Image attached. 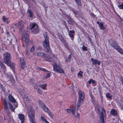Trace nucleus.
Listing matches in <instances>:
<instances>
[{
    "label": "nucleus",
    "instance_id": "obj_39",
    "mask_svg": "<svg viewBox=\"0 0 123 123\" xmlns=\"http://www.w3.org/2000/svg\"><path fill=\"white\" fill-rule=\"evenodd\" d=\"M47 113H48V115L51 118H52L53 117V115L52 113L50 111H49Z\"/></svg>",
    "mask_w": 123,
    "mask_h": 123
},
{
    "label": "nucleus",
    "instance_id": "obj_47",
    "mask_svg": "<svg viewBox=\"0 0 123 123\" xmlns=\"http://www.w3.org/2000/svg\"><path fill=\"white\" fill-rule=\"evenodd\" d=\"M104 112L105 114V110L104 109V107H102V111L101 112V113L100 114V116L101 115L102 113V112L103 113V116H104V114L103 112Z\"/></svg>",
    "mask_w": 123,
    "mask_h": 123
},
{
    "label": "nucleus",
    "instance_id": "obj_27",
    "mask_svg": "<svg viewBox=\"0 0 123 123\" xmlns=\"http://www.w3.org/2000/svg\"><path fill=\"white\" fill-rule=\"evenodd\" d=\"M0 66L1 68L4 70H6V67L2 61H0Z\"/></svg>",
    "mask_w": 123,
    "mask_h": 123
},
{
    "label": "nucleus",
    "instance_id": "obj_21",
    "mask_svg": "<svg viewBox=\"0 0 123 123\" xmlns=\"http://www.w3.org/2000/svg\"><path fill=\"white\" fill-rule=\"evenodd\" d=\"M8 98L10 101L12 103H15L16 102L15 99L11 95H9L8 96Z\"/></svg>",
    "mask_w": 123,
    "mask_h": 123
},
{
    "label": "nucleus",
    "instance_id": "obj_35",
    "mask_svg": "<svg viewBox=\"0 0 123 123\" xmlns=\"http://www.w3.org/2000/svg\"><path fill=\"white\" fill-rule=\"evenodd\" d=\"M47 85L46 84L41 85L39 87L42 88L43 90H46V87Z\"/></svg>",
    "mask_w": 123,
    "mask_h": 123
},
{
    "label": "nucleus",
    "instance_id": "obj_57",
    "mask_svg": "<svg viewBox=\"0 0 123 123\" xmlns=\"http://www.w3.org/2000/svg\"><path fill=\"white\" fill-rule=\"evenodd\" d=\"M82 48V50L84 51H85V46L84 45H83Z\"/></svg>",
    "mask_w": 123,
    "mask_h": 123
},
{
    "label": "nucleus",
    "instance_id": "obj_19",
    "mask_svg": "<svg viewBox=\"0 0 123 123\" xmlns=\"http://www.w3.org/2000/svg\"><path fill=\"white\" fill-rule=\"evenodd\" d=\"M18 26L20 29L22 30L24 27L23 22L22 20H20L18 23Z\"/></svg>",
    "mask_w": 123,
    "mask_h": 123
},
{
    "label": "nucleus",
    "instance_id": "obj_52",
    "mask_svg": "<svg viewBox=\"0 0 123 123\" xmlns=\"http://www.w3.org/2000/svg\"><path fill=\"white\" fill-rule=\"evenodd\" d=\"M52 56L53 57V59H54L55 60V59H57V55H56L52 54Z\"/></svg>",
    "mask_w": 123,
    "mask_h": 123
},
{
    "label": "nucleus",
    "instance_id": "obj_37",
    "mask_svg": "<svg viewBox=\"0 0 123 123\" xmlns=\"http://www.w3.org/2000/svg\"><path fill=\"white\" fill-rule=\"evenodd\" d=\"M61 38H59V39L62 43L64 44H65L66 43V40L64 39V38L62 37Z\"/></svg>",
    "mask_w": 123,
    "mask_h": 123
},
{
    "label": "nucleus",
    "instance_id": "obj_2",
    "mask_svg": "<svg viewBox=\"0 0 123 123\" xmlns=\"http://www.w3.org/2000/svg\"><path fill=\"white\" fill-rule=\"evenodd\" d=\"M30 29L32 32L36 34L38 33V26L37 24L35 23H32L30 24Z\"/></svg>",
    "mask_w": 123,
    "mask_h": 123
},
{
    "label": "nucleus",
    "instance_id": "obj_8",
    "mask_svg": "<svg viewBox=\"0 0 123 123\" xmlns=\"http://www.w3.org/2000/svg\"><path fill=\"white\" fill-rule=\"evenodd\" d=\"M29 31H27L23 34V37L24 38V41L26 43H28L29 41Z\"/></svg>",
    "mask_w": 123,
    "mask_h": 123
},
{
    "label": "nucleus",
    "instance_id": "obj_14",
    "mask_svg": "<svg viewBox=\"0 0 123 123\" xmlns=\"http://www.w3.org/2000/svg\"><path fill=\"white\" fill-rule=\"evenodd\" d=\"M21 95L23 98L26 100L29 101L30 99L28 98V94L27 93H20Z\"/></svg>",
    "mask_w": 123,
    "mask_h": 123
},
{
    "label": "nucleus",
    "instance_id": "obj_30",
    "mask_svg": "<svg viewBox=\"0 0 123 123\" xmlns=\"http://www.w3.org/2000/svg\"><path fill=\"white\" fill-rule=\"evenodd\" d=\"M38 86L36 84H35L34 86V88L37 90V92H41V91L39 88H38Z\"/></svg>",
    "mask_w": 123,
    "mask_h": 123
},
{
    "label": "nucleus",
    "instance_id": "obj_43",
    "mask_svg": "<svg viewBox=\"0 0 123 123\" xmlns=\"http://www.w3.org/2000/svg\"><path fill=\"white\" fill-rule=\"evenodd\" d=\"M51 74L50 72L49 73H47L45 77V78L46 79L49 77H50Z\"/></svg>",
    "mask_w": 123,
    "mask_h": 123
},
{
    "label": "nucleus",
    "instance_id": "obj_64",
    "mask_svg": "<svg viewBox=\"0 0 123 123\" xmlns=\"http://www.w3.org/2000/svg\"><path fill=\"white\" fill-rule=\"evenodd\" d=\"M6 34L8 35H9V32H6Z\"/></svg>",
    "mask_w": 123,
    "mask_h": 123
},
{
    "label": "nucleus",
    "instance_id": "obj_16",
    "mask_svg": "<svg viewBox=\"0 0 123 123\" xmlns=\"http://www.w3.org/2000/svg\"><path fill=\"white\" fill-rule=\"evenodd\" d=\"M75 108L76 107L75 106L73 108V109H67L66 111L69 113H71L73 115H74L75 114Z\"/></svg>",
    "mask_w": 123,
    "mask_h": 123
},
{
    "label": "nucleus",
    "instance_id": "obj_15",
    "mask_svg": "<svg viewBox=\"0 0 123 123\" xmlns=\"http://www.w3.org/2000/svg\"><path fill=\"white\" fill-rule=\"evenodd\" d=\"M8 104L10 108L12 111L15 112V109L18 107V105H15L14 106V108L12 105L11 104V102H8Z\"/></svg>",
    "mask_w": 123,
    "mask_h": 123
},
{
    "label": "nucleus",
    "instance_id": "obj_17",
    "mask_svg": "<svg viewBox=\"0 0 123 123\" xmlns=\"http://www.w3.org/2000/svg\"><path fill=\"white\" fill-rule=\"evenodd\" d=\"M97 23L98 24L99 27L100 29L103 30H105L106 27L104 26L103 24L102 23L99 22L98 21H97Z\"/></svg>",
    "mask_w": 123,
    "mask_h": 123
},
{
    "label": "nucleus",
    "instance_id": "obj_63",
    "mask_svg": "<svg viewBox=\"0 0 123 123\" xmlns=\"http://www.w3.org/2000/svg\"><path fill=\"white\" fill-rule=\"evenodd\" d=\"M45 123H49V122H48L47 120L45 122Z\"/></svg>",
    "mask_w": 123,
    "mask_h": 123
},
{
    "label": "nucleus",
    "instance_id": "obj_23",
    "mask_svg": "<svg viewBox=\"0 0 123 123\" xmlns=\"http://www.w3.org/2000/svg\"><path fill=\"white\" fill-rule=\"evenodd\" d=\"M90 95L91 97V100L92 103L94 104H95L96 101L95 100V98L92 95V93H91L90 94Z\"/></svg>",
    "mask_w": 123,
    "mask_h": 123
},
{
    "label": "nucleus",
    "instance_id": "obj_13",
    "mask_svg": "<svg viewBox=\"0 0 123 123\" xmlns=\"http://www.w3.org/2000/svg\"><path fill=\"white\" fill-rule=\"evenodd\" d=\"M20 64L21 66V68L23 69L25 65V62L23 58H21L20 60Z\"/></svg>",
    "mask_w": 123,
    "mask_h": 123
},
{
    "label": "nucleus",
    "instance_id": "obj_4",
    "mask_svg": "<svg viewBox=\"0 0 123 123\" xmlns=\"http://www.w3.org/2000/svg\"><path fill=\"white\" fill-rule=\"evenodd\" d=\"M3 55L4 62L5 64H8L10 62L11 57L9 53L6 52L3 54Z\"/></svg>",
    "mask_w": 123,
    "mask_h": 123
},
{
    "label": "nucleus",
    "instance_id": "obj_29",
    "mask_svg": "<svg viewBox=\"0 0 123 123\" xmlns=\"http://www.w3.org/2000/svg\"><path fill=\"white\" fill-rule=\"evenodd\" d=\"M72 59V54H70L68 56V58H66L65 59V61L66 62H69Z\"/></svg>",
    "mask_w": 123,
    "mask_h": 123
},
{
    "label": "nucleus",
    "instance_id": "obj_6",
    "mask_svg": "<svg viewBox=\"0 0 123 123\" xmlns=\"http://www.w3.org/2000/svg\"><path fill=\"white\" fill-rule=\"evenodd\" d=\"M53 69L57 72L60 73H64V72L61 67L56 63H54L53 65Z\"/></svg>",
    "mask_w": 123,
    "mask_h": 123
},
{
    "label": "nucleus",
    "instance_id": "obj_41",
    "mask_svg": "<svg viewBox=\"0 0 123 123\" xmlns=\"http://www.w3.org/2000/svg\"><path fill=\"white\" fill-rule=\"evenodd\" d=\"M78 5L81 6V3L80 0H74Z\"/></svg>",
    "mask_w": 123,
    "mask_h": 123
},
{
    "label": "nucleus",
    "instance_id": "obj_33",
    "mask_svg": "<svg viewBox=\"0 0 123 123\" xmlns=\"http://www.w3.org/2000/svg\"><path fill=\"white\" fill-rule=\"evenodd\" d=\"M27 11L29 14V17H32L33 15V13L32 11L30 9H28Z\"/></svg>",
    "mask_w": 123,
    "mask_h": 123
},
{
    "label": "nucleus",
    "instance_id": "obj_18",
    "mask_svg": "<svg viewBox=\"0 0 123 123\" xmlns=\"http://www.w3.org/2000/svg\"><path fill=\"white\" fill-rule=\"evenodd\" d=\"M91 60L92 62V64L93 65L97 64L98 65H100V62L98 61L97 60L91 58Z\"/></svg>",
    "mask_w": 123,
    "mask_h": 123
},
{
    "label": "nucleus",
    "instance_id": "obj_38",
    "mask_svg": "<svg viewBox=\"0 0 123 123\" xmlns=\"http://www.w3.org/2000/svg\"><path fill=\"white\" fill-rule=\"evenodd\" d=\"M44 111L46 112H47L48 111H49V109L46 106V105H45L44 107L42 108Z\"/></svg>",
    "mask_w": 123,
    "mask_h": 123
},
{
    "label": "nucleus",
    "instance_id": "obj_51",
    "mask_svg": "<svg viewBox=\"0 0 123 123\" xmlns=\"http://www.w3.org/2000/svg\"><path fill=\"white\" fill-rule=\"evenodd\" d=\"M68 23L70 25H72L73 24V22L72 20L70 19H69L68 21Z\"/></svg>",
    "mask_w": 123,
    "mask_h": 123
},
{
    "label": "nucleus",
    "instance_id": "obj_42",
    "mask_svg": "<svg viewBox=\"0 0 123 123\" xmlns=\"http://www.w3.org/2000/svg\"><path fill=\"white\" fill-rule=\"evenodd\" d=\"M72 11L75 15H76L77 14H79L78 12L74 8L72 9Z\"/></svg>",
    "mask_w": 123,
    "mask_h": 123
},
{
    "label": "nucleus",
    "instance_id": "obj_3",
    "mask_svg": "<svg viewBox=\"0 0 123 123\" xmlns=\"http://www.w3.org/2000/svg\"><path fill=\"white\" fill-rule=\"evenodd\" d=\"M80 93L79 98L78 99V101L77 105V107L76 109L77 110L80 109V106L84 102V100L85 98V94L84 93Z\"/></svg>",
    "mask_w": 123,
    "mask_h": 123
},
{
    "label": "nucleus",
    "instance_id": "obj_58",
    "mask_svg": "<svg viewBox=\"0 0 123 123\" xmlns=\"http://www.w3.org/2000/svg\"><path fill=\"white\" fill-rule=\"evenodd\" d=\"M79 114L78 113H77V115L76 116V117L77 118H78L79 117Z\"/></svg>",
    "mask_w": 123,
    "mask_h": 123
},
{
    "label": "nucleus",
    "instance_id": "obj_28",
    "mask_svg": "<svg viewBox=\"0 0 123 123\" xmlns=\"http://www.w3.org/2000/svg\"><path fill=\"white\" fill-rule=\"evenodd\" d=\"M75 31L74 30L70 31L69 33V36L71 38H73L74 37V34Z\"/></svg>",
    "mask_w": 123,
    "mask_h": 123
},
{
    "label": "nucleus",
    "instance_id": "obj_25",
    "mask_svg": "<svg viewBox=\"0 0 123 123\" xmlns=\"http://www.w3.org/2000/svg\"><path fill=\"white\" fill-rule=\"evenodd\" d=\"M45 53L41 52H38L37 54V55L40 57H43Z\"/></svg>",
    "mask_w": 123,
    "mask_h": 123
},
{
    "label": "nucleus",
    "instance_id": "obj_56",
    "mask_svg": "<svg viewBox=\"0 0 123 123\" xmlns=\"http://www.w3.org/2000/svg\"><path fill=\"white\" fill-rule=\"evenodd\" d=\"M96 111H97L98 112V113H99L100 111V110L99 109V108H97L96 109Z\"/></svg>",
    "mask_w": 123,
    "mask_h": 123
},
{
    "label": "nucleus",
    "instance_id": "obj_20",
    "mask_svg": "<svg viewBox=\"0 0 123 123\" xmlns=\"http://www.w3.org/2000/svg\"><path fill=\"white\" fill-rule=\"evenodd\" d=\"M3 105H4V109L5 110H6L8 109V106L7 101L6 99H4L3 100Z\"/></svg>",
    "mask_w": 123,
    "mask_h": 123
},
{
    "label": "nucleus",
    "instance_id": "obj_49",
    "mask_svg": "<svg viewBox=\"0 0 123 123\" xmlns=\"http://www.w3.org/2000/svg\"><path fill=\"white\" fill-rule=\"evenodd\" d=\"M18 91H19L18 92H24L25 91L23 89H21L20 88H19L18 89Z\"/></svg>",
    "mask_w": 123,
    "mask_h": 123
},
{
    "label": "nucleus",
    "instance_id": "obj_45",
    "mask_svg": "<svg viewBox=\"0 0 123 123\" xmlns=\"http://www.w3.org/2000/svg\"><path fill=\"white\" fill-rule=\"evenodd\" d=\"M1 90L3 92H6V87L2 86H1Z\"/></svg>",
    "mask_w": 123,
    "mask_h": 123
},
{
    "label": "nucleus",
    "instance_id": "obj_31",
    "mask_svg": "<svg viewBox=\"0 0 123 123\" xmlns=\"http://www.w3.org/2000/svg\"><path fill=\"white\" fill-rule=\"evenodd\" d=\"M10 80V85L12 86L15 83V81L14 77H12Z\"/></svg>",
    "mask_w": 123,
    "mask_h": 123
},
{
    "label": "nucleus",
    "instance_id": "obj_5",
    "mask_svg": "<svg viewBox=\"0 0 123 123\" xmlns=\"http://www.w3.org/2000/svg\"><path fill=\"white\" fill-rule=\"evenodd\" d=\"M28 116L30 121L31 123H37L35 118V114L33 111L32 110L29 111L28 113Z\"/></svg>",
    "mask_w": 123,
    "mask_h": 123
},
{
    "label": "nucleus",
    "instance_id": "obj_32",
    "mask_svg": "<svg viewBox=\"0 0 123 123\" xmlns=\"http://www.w3.org/2000/svg\"><path fill=\"white\" fill-rule=\"evenodd\" d=\"M106 95L107 98L110 99H112V95L109 93H107L106 94Z\"/></svg>",
    "mask_w": 123,
    "mask_h": 123
},
{
    "label": "nucleus",
    "instance_id": "obj_22",
    "mask_svg": "<svg viewBox=\"0 0 123 123\" xmlns=\"http://www.w3.org/2000/svg\"><path fill=\"white\" fill-rule=\"evenodd\" d=\"M88 83L89 84H90L92 83V85L94 86H95L96 85V82L92 79L89 80L88 81Z\"/></svg>",
    "mask_w": 123,
    "mask_h": 123
},
{
    "label": "nucleus",
    "instance_id": "obj_60",
    "mask_svg": "<svg viewBox=\"0 0 123 123\" xmlns=\"http://www.w3.org/2000/svg\"><path fill=\"white\" fill-rule=\"evenodd\" d=\"M70 89H73V86H70Z\"/></svg>",
    "mask_w": 123,
    "mask_h": 123
},
{
    "label": "nucleus",
    "instance_id": "obj_53",
    "mask_svg": "<svg viewBox=\"0 0 123 123\" xmlns=\"http://www.w3.org/2000/svg\"><path fill=\"white\" fill-rule=\"evenodd\" d=\"M41 119L42 121L45 122L47 120L43 116H41Z\"/></svg>",
    "mask_w": 123,
    "mask_h": 123
},
{
    "label": "nucleus",
    "instance_id": "obj_1",
    "mask_svg": "<svg viewBox=\"0 0 123 123\" xmlns=\"http://www.w3.org/2000/svg\"><path fill=\"white\" fill-rule=\"evenodd\" d=\"M48 34L47 32L45 34H43L45 40L43 42V44L44 48L45 49L46 52L47 53H49L51 52V50L49 45V40Z\"/></svg>",
    "mask_w": 123,
    "mask_h": 123
},
{
    "label": "nucleus",
    "instance_id": "obj_26",
    "mask_svg": "<svg viewBox=\"0 0 123 123\" xmlns=\"http://www.w3.org/2000/svg\"><path fill=\"white\" fill-rule=\"evenodd\" d=\"M36 69L37 70H38L39 71H41L44 72H48L49 71H48L45 68H42L38 66L37 67Z\"/></svg>",
    "mask_w": 123,
    "mask_h": 123
},
{
    "label": "nucleus",
    "instance_id": "obj_44",
    "mask_svg": "<svg viewBox=\"0 0 123 123\" xmlns=\"http://www.w3.org/2000/svg\"><path fill=\"white\" fill-rule=\"evenodd\" d=\"M83 74V72L81 71H80V72H79L78 74V77L80 76V77H82V74Z\"/></svg>",
    "mask_w": 123,
    "mask_h": 123
},
{
    "label": "nucleus",
    "instance_id": "obj_11",
    "mask_svg": "<svg viewBox=\"0 0 123 123\" xmlns=\"http://www.w3.org/2000/svg\"><path fill=\"white\" fill-rule=\"evenodd\" d=\"M111 45L113 48L117 50L120 47V46L117 44V43L115 41H113L111 44Z\"/></svg>",
    "mask_w": 123,
    "mask_h": 123
},
{
    "label": "nucleus",
    "instance_id": "obj_24",
    "mask_svg": "<svg viewBox=\"0 0 123 123\" xmlns=\"http://www.w3.org/2000/svg\"><path fill=\"white\" fill-rule=\"evenodd\" d=\"M99 119L101 121V123H105L104 116H103V113L102 112V113Z\"/></svg>",
    "mask_w": 123,
    "mask_h": 123
},
{
    "label": "nucleus",
    "instance_id": "obj_61",
    "mask_svg": "<svg viewBox=\"0 0 123 123\" xmlns=\"http://www.w3.org/2000/svg\"><path fill=\"white\" fill-rule=\"evenodd\" d=\"M87 50V47H85V51H86Z\"/></svg>",
    "mask_w": 123,
    "mask_h": 123
},
{
    "label": "nucleus",
    "instance_id": "obj_36",
    "mask_svg": "<svg viewBox=\"0 0 123 123\" xmlns=\"http://www.w3.org/2000/svg\"><path fill=\"white\" fill-rule=\"evenodd\" d=\"M39 104L40 105L41 107L42 108L45 105L40 99L38 100Z\"/></svg>",
    "mask_w": 123,
    "mask_h": 123
},
{
    "label": "nucleus",
    "instance_id": "obj_40",
    "mask_svg": "<svg viewBox=\"0 0 123 123\" xmlns=\"http://www.w3.org/2000/svg\"><path fill=\"white\" fill-rule=\"evenodd\" d=\"M117 50L122 54H123V50L120 48V47Z\"/></svg>",
    "mask_w": 123,
    "mask_h": 123
},
{
    "label": "nucleus",
    "instance_id": "obj_34",
    "mask_svg": "<svg viewBox=\"0 0 123 123\" xmlns=\"http://www.w3.org/2000/svg\"><path fill=\"white\" fill-rule=\"evenodd\" d=\"M3 20L4 22H6L7 24H8L9 23L8 21V18H5L4 16H3L2 17Z\"/></svg>",
    "mask_w": 123,
    "mask_h": 123
},
{
    "label": "nucleus",
    "instance_id": "obj_9",
    "mask_svg": "<svg viewBox=\"0 0 123 123\" xmlns=\"http://www.w3.org/2000/svg\"><path fill=\"white\" fill-rule=\"evenodd\" d=\"M18 118L21 121V123H24L25 120V117L24 114L19 113L18 114Z\"/></svg>",
    "mask_w": 123,
    "mask_h": 123
},
{
    "label": "nucleus",
    "instance_id": "obj_54",
    "mask_svg": "<svg viewBox=\"0 0 123 123\" xmlns=\"http://www.w3.org/2000/svg\"><path fill=\"white\" fill-rule=\"evenodd\" d=\"M118 105L121 108H122L123 107V104L122 103H119Z\"/></svg>",
    "mask_w": 123,
    "mask_h": 123
},
{
    "label": "nucleus",
    "instance_id": "obj_7",
    "mask_svg": "<svg viewBox=\"0 0 123 123\" xmlns=\"http://www.w3.org/2000/svg\"><path fill=\"white\" fill-rule=\"evenodd\" d=\"M43 58L45 61L47 62H52L54 63L55 62V59H53L52 57L50 56L49 54L45 53Z\"/></svg>",
    "mask_w": 123,
    "mask_h": 123
},
{
    "label": "nucleus",
    "instance_id": "obj_12",
    "mask_svg": "<svg viewBox=\"0 0 123 123\" xmlns=\"http://www.w3.org/2000/svg\"><path fill=\"white\" fill-rule=\"evenodd\" d=\"M110 115L114 116H116L118 115V113L114 109H112L110 111Z\"/></svg>",
    "mask_w": 123,
    "mask_h": 123
},
{
    "label": "nucleus",
    "instance_id": "obj_10",
    "mask_svg": "<svg viewBox=\"0 0 123 123\" xmlns=\"http://www.w3.org/2000/svg\"><path fill=\"white\" fill-rule=\"evenodd\" d=\"M7 66L10 67V68H12V70L13 72L15 74V71L14 69V63L13 62H11V61H10L9 62L8 64H6Z\"/></svg>",
    "mask_w": 123,
    "mask_h": 123
},
{
    "label": "nucleus",
    "instance_id": "obj_46",
    "mask_svg": "<svg viewBox=\"0 0 123 123\" xmlns=\"http://www.w3.org/2000/svg\"><path fill=\"white\" fill-rule=\"evenodd\" d=\"M35 49V46L33 45L31 48L30 50V51L31 52H33L34 51Z\"/></svg>",
    "mask_w": 123,
    "mask_h": 123
},
{
    "label": "nucleus",
    "instance_id": "obj_50",
    "mask_svg": "<svg viewBox=\"0 0 123 123\" xmlns=\"http://www.w3.org/2000/svg\"><path fill=\"white\" fill-rule=\"evenodd\" d=\"M118 7L120 9H123V3L118 5Z\"/></svg>",
    "mask_w": 123,
    "mask_h": 123
},
{
    "label": "nucleus",
    "instance_id": "obj_55",
    "mask_svg": "<svg viewBox=\"0 0 123 123\" xmlns=\"http://www.w3.org/2000/svg\"><path fill=\"white\" fill-rule=\"evenodd\" d=\"M65 47L68 50H69V48L67 44L65 45Z\"/></svg>",
    "mask_w": 123,
    "mask_h": 123
},
{
    "label": "nucleus",
    "instance_id": "obj_62",
    "mask_svg": "<svg viewBox=\"0 0 123 123\" xmlns=\"http://www.w3.org/2000/svg\"><path fill=\"white\" fill-rule=\"evenodd\" d=\"M45 6V7H46V8H48V6L47 5H44V6Z\"/></svg>",
    "mask_w": 123,
    "mask_h": 123
},
{
    "label": "nucleus",
    "instance_id": "obj_48",
    "mask_svg": "<svg viewBox=\"0 0 123 123\" xmlns=\"http://www.w3.org/2000/svg\"><path fill=\"white\" fill-rule=\"evenodd\" d=\"M13 77L12 75L11 74L7 75L6 76V77L7 78L10 80Z\"/></svg>",
    "mask_w": 123,
    "mask_h": 123
},
{
    "label": "nucleus",
    "instance_id": "obj_59",
    "mask_svg": "<svg viewBox=\"0 0 123 123\" xmlns=\"http://www.w3.org/2000/svg\"><path fill=\"white\" fill-rule=\"evenodd\" d=\"M29 52L27 51H26V54L27 55H28L29 54Z\"/></svg>",
    "mask_w": 123,
    "mask_h": 123
}]
</instances>
